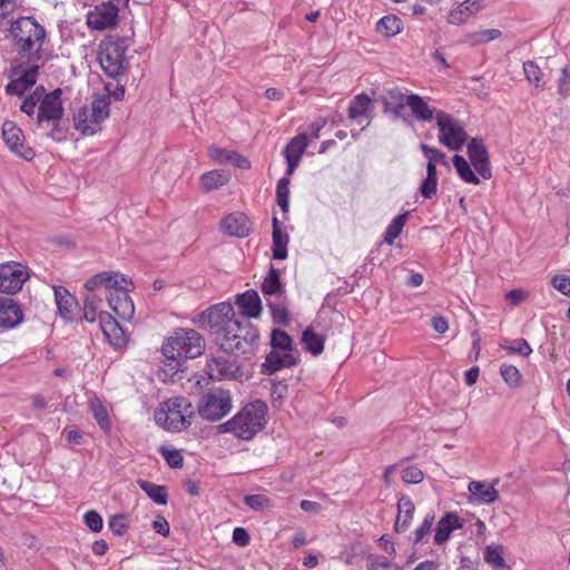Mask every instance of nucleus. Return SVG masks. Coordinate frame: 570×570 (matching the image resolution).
I'll return each instance as SVG.
<instances>
[{
  "instance_id": "f257e3e1",
  "label": "nucleus",
  "mask_w": 570,
  "mask_h": 570,
  "mask_svg": "<svg viewBox=\"0 0 570 570\" xmlns=\"http://www.w3.org/2000/svg\"><path fill=\"white\" fill-rule=\"evenodd\" d=\"M202 317L216 334V341L227 353L246 354L253 352L258 342L257 328L235 318V311L229 303H218L207 308Z\"/></svg>"
},
{
  "instance_id": "f03ea898",
  "label": "nucleus",
  "mask_w": 570,
  "mask_h": 570,
  "mask_svg": "<svg viewBox=\"0 0 570 570\" xmlns=\"http://www.w3.org/2000/svg\"><path fill=\"white\" fill-rule=\"evenodd\" d=\"M62 90L57 88L47 92L43 86L37 87L21 102L20 110L28 116H37V124L42 128H51L49 136L55 140H61L63 132L59 122L63 116L61 99Z\"/></svg>"
},
{
  "instance_id": "7ed1b4c3",
  "label": "nucleus",
  "mask_w": 570,
  "mask_h": 570,
  "mask_svg": "<svg viewBox=\"0 0 570 570\" xmlns=\"http://www.w3.org/2000/svg\"><path fill=\"white\" fill-rule=\"evenodd\" d=\"M13 51L18 59L40 61L47 40L46 28L33 17H20L9 28Z\"/></svg>"
},
{
  "instance_id": "20e7f679",
  "label": "nucleus",
  "mask_w": 570,
  "mask_h": 570,
  "mask_svg": "<svg viewBox=\"0 0 570 570\" xmlns=\"http://www.w3.org/2000/svg\"><path fill=\"white\" fill-rule=\"evenodd\" d=\"M267 405L256 400L243 406L232 419L217 426L219 433H232L235 438L249 441L265 428Z\"/></svg>"
},
{
  "instance_id": "39448f33",
  "label": "nucleus",
  "mask_w": 570,
  "mask_h": 570,
  "mask_svg": "<svg viewBox=\"0 0 570 570\" xmlns=\"http://www.w3.org/2000/svg\"><path fill=\"white\" fill-rule=\"evenodd\" d=\"M204 347V338L197 331L177 328L165 340L161 352L167 360L176 363L173 368L177 372L181 362L200 356Z\"/></svg>"
},
{
  "instance_id": "423d86ee",
  "label": "nucleus",
  "mask_w": 570,
  "mask_h": 570,
  "mask_svg": "<svg viewBox=\"0 0 570 570\" xmlns=\"http://www.w3.org/2000/svg\"><path fill=\"white\" fill-rule=\"evenodd\" d=\"M196 415V409L184 396H175L161 402L155 411V422L168 432H180L188 429Z\"/></svg>"
},
{
  "instance_id": "0eeeda50",
  "label": "nucleus",
  "mask_w": 570,
  "mask_h": 570,
  "mask_svg": "<svg viewBox=\"0 0 570 570\" xmlns=\"http://www.w3.org/2000/svg\"><path fill=\"white\" fill-rule=\"evenodd\" d=\"M271 352L262 364V372L273 375L277 371L298 364L299 354L293 338L283 330L276 328L271 333Z\"/></svg>"
},
{
  "instance_id": "6e6552de",
  "label": "nucleus",
  "mask_w": 570,
  "mask_h": 570,
  "mask_svg": "<svg viewBox=\"0 0 570 570\" xmlns=\"http://www.w3.org/2000/svg\"><path fill=\"white\" fill-rule=\"evenodd\" d=\"M127 42L122 38H107L99 45L98 60L104 72L111 78L121 76L128 68Z\"/></svg>"
},
{
  "instance_id": "1a4fd4ad",
  "label": "nucleus",
  "mask_w": 570,
  "mask_h": 570,
  "mask_svg": "<svg viewBox=\"0 0 570 570\" xmlns=\"http://www.w3.org/2000/svg\"><path fill=\"white\" fill-rule=\"evenodd\" d=\"M109 96H97L89 106L80 108L73 115L75 128L85 136L96 134L101 122L109 117Z\"/></svg>"
},
{
  "instance_id": "9d476101",
  "label": "nucleus",
  "mask_w": 570,
  "mask_h": 570,
  "mask_svg": "<svg viewBox=\"0 0 570 570\" xmlns=\"http://www.w3.org/2000/svg\"><path fill=\"white\" fill-rule=\"evenodd\" d=\"M438 139L449 150L459 151L468 142L469 135L464 126L445 111L436 114Z\"/></svg>"
},
{
  "instance_id": "9b49d317",
  "label": "nucleus",
  "mask_w": 570,
  "mask_h": 570,
  "mask_svg": "<svg viewBox=\"0 0 570 570\" xmlns=\"http://www.w3.org/2000/svg\"><path fill=\"white\" fill-rule=\"evenodd\" d=\"M232 407L233 401L229 391L218 389L202 396L197 412L204 420L216 422L226 416Z\"/></svg>"
},
{
  "instance_id": "f8f14e48",
  "label": "nucleus",
  "mask_w": 570,
  "mask_h": 570,
  "mask_svg": "<svg viewBox=\"0 0 570 570\" xmlns=\"http://www.w3.org/2000/svg\"><path fill=\"white\" fill-rule=\"evenodd\" d=\"M40 61L18 59L11 67V81L4 90L8 95L22 96L38 79Z\"/></svg>"
},
{
  "instance_id": "ddd939ff",
  "label": "nucleus",
  "mask_w": 570,
  "mask_h": 570,
  "mask_svg": "<svg viewBox=\"0 0 570 570\" xmlns=\"http://www.w3.org/2000/svg\"><path fill=\"white\" fill-rule=\"evenodd\" d=\"M29 277V268L26 265L13 261L2 263L0 264V292L13 295L22 289Z\"/></svg>"
},
{
  "instance_id": "4468645a",
  "label": "nucleus",
  "mask_w": 570,
  "mask_h": 570,
  "mask_svg": "<svg viewBox=\"0 0 570 570\" xmlns=\"http://www.w3.org/2000/svg\"><path fill=\"white\" fill-rule=\"evenodd\" d=\"M2 139L6 147L17 157L31 161L36 153L28 145L22 129L12 120L2 124Z\"/></svg>"
},
{
  "instance_id": "2eb2a0df",
  "label": "nucleus",
  "mask_w": 570,
  "mask_h": 570,
  "mask_svg": "<svg viewBox=\"0 0 570 570\" xmlns=\"http://www.w3.org/2000/svg\"><path fill=\"white\" fill-rule=\"evenodd\" d=\"M391 98L397 100V102L402 106L405 104L412 115L420 121H431L433 119L436 120V114L440 111L434 107H431L426 100L417 94H411L404 96L399 89H391L389 91Z\"/></svg>"
},
{
  "instance_id": "dca6fc26",
  "label": "nucleus",
  "mask_w": 570,
  "mask_h": 570,
  "mask_svg": "<svg viewBox=\"0 0 570 570\" xmlns=\"http://www.w3.org/2000/svg\"><path fill=\"white\" fill-rule=\"evenodd\" d=\"M131 289L132 283L127 278V284H121L107 295L110 308L121 321H130L135 314V305L129 296Z\"/></svg>"
},
{
  "instance_id": "f3484780",
  "label": "nucleus",
  "mask_w": 570,
  "mask_h": 570,
  "mask_svg": "<svg viewBox=\"0 0 570 570\" xmlns=\"http://www.w3.org/2000/svg\"><path fill=\"white\" fill-rule=\"evenodd\" d=\"M468 156L475 171L484 179L492 177L489 153L480 138H472L468 144Z\"/></svg>"
},
{
  "instance_id": "a211bd4d",
  "label": "nucleus",
  "mask_w": 570,
  "mask_h": 570,
  "mask_svg": "<svg viewBox=\"0 0 570 570\" xmlns=\"http://www.w3.org/2000/svg\"><path fill=\"white\" fill-rule=\"evenodd\" d=\"M118 8L111 2L96 6L87 14V24L95 30H105L116 24Z\"/></svg>"
},
{
  "instance_id": "6ab92c4d",
  "label": "nucleus",
  "mask_w": 570,
  "mask_h": 570,
  "mask_svg": "<svg viewBox=\"0 0 570 570\" xmlns=\"http://www.w3.org/2000/svg\"><path fill=\"white\" fill-rule=\"evenodd\" d=\"M121 284H127V277L119 272L108 271L98 273L87 279L85 288L88 292L105 288L108 291V294H110V292L115 291L118 286H121Z\"/></svg>"
},
{
  "instance_id": "aec40b11",
  "label": "nucleus",
  "mask_w": 570,
  "mask_h": 570,
  "mask_svg": "<svg viewBox=\"0 0 570 570\" xmlns=\"http://www.w3.org/2000/svg\"><path fill=\"white\" fill-rule=\"evenodd\" d=\"M308 146V138L306 134H298L293 137L284 149V156L287 161L286 174L292 176L298 167L302 156Z\"/></svg>"
},
{
  "instance_id": "412c9836",
  "label": "nucleus",
  "mask_w": 570,
  "mask_h": 570,
  "mask_svg": "<svg viewBox=\"0 0 570 570\" xmlns=\"http://www.w3.org/2000/svg\"><path fill=\"white\" fill-rule=\"evenodd\" d=\"M220 226L225 234L244 238L249 235L252 224L244 213L235 212L224 217Z\"/></svg>"
},
{
  "instance_id": "4be33fe9",
  "label": "nucleus",
  "mask_w": 570,
  "mask_h": 570,
  "mask_svg": "<svg viewBox=\"0 0 570 570\" xmlns=\"http://www.w3.org/2000/svg\"><path fill=\"white\" fill-rule=\"evenodd\" d=\"M100 328L107 338L108 343L115 347H122L127 343V338L124 330L108 313L99 314Z\"/></svg>"
},
{
  "instance_id": "5701e85b",
  "label": "nucleus",
  "mask_w": 570,
  "mask_h": 570,
  "mask_svg": "<svg viewBox=\"0 0 570 570\" xmlns=\"http://www.w3.org/2000/svg\"><path fill=\"white\" fill-rule=\"evenodd\" d=\"M23 320L21 306L12 298H0V327L13 328Z\"/></svg>"
},
{
  "instance_id": "b1692460",
  "label": "nucleus",
  "mask_w": 570,
  "mask_h": 570,
  "mask_svg": "<svg viewBox=\"0 0 570 570\" xmlns=\"http://www.w3.org/2000/svg\"><path fill=\"white\" fill-rule=\"evenodd\" d=\"M55 297L58 312L66 321H73L78 313V302L65 287L55 288Z\"/></svg>"
},
{
  "instance_id": "393cba45",
  "label": "nucleus",
  "mask_w": 570,
  "mask_h": 570,
  "mask_svg": "<svg viewBox=\"0 0 570 570\" xmlns=\"http://www.w3.org/2000/svg\"><path fill=\"white\" fill-rule=\"evenodd\" d=\"M462 525L463 524L458 514L453 512L446 513L436 524L434 543L439 546L444 544L450 539L451 533L456 529H461Z\"/></svg>"
},
{
  "instance_id": "a878e982",
  "label": "nucleus",
  "mask_w": 570,
  "mask_h": 570,
  "mask_svg": "<svg viewBox=\"0 0 570 570\" xmlns=\"http://www.w3.org/2000/svg\"><path fill=\"white\" fill-rule=\"evenodd\" d=\"M415 513V505L409 495L403 494L397 502V515L394 524L396 532H405Z\"/></svg>"
},
{
  "instance_id": "bb28decb",
  "label": "nucleus",
  "mask_w": 570,
  "mask_h": 570,
  "mask_svg": "<svg viewBox=\"0 0 570 570\" xmlns=\"http://www.w3.org/2000/svg\"><path fill=\"white\" fill-rule=\"evenodd\" d=\"M236 304L244 316L256 318L262 312V302L256 291L249 289L236 295Z\"/></svg>"
},
{
  "instance_id": "cd10ccee",
  "label": "nucleus",
  "mask_w": 570,
  "mask_h": 570,
  "mask_svg": "<svg viewBox=\"0 0 570 570\" xmlns=\"http://www.w3.org/2000/svg\"><path fill=\"white\" fill-rule=\"evenodd\" d=\"M498 483L499 479L493 480L490 484L483 481H471L468 485V490L481 503L490 504L495 502L499 498V492L495 490V484Z\"/></svg>"
},
{
  "instance_id": "c85d7f7f",
  "label": "nucleus",
  "mask_w": 570,
  "mask_h": 570,
  "mask_svg": "<svg viewBox=\"0 0 570 570\" xmlns=\"http://www.w3.org/2000/svg\"><path fill=\"white\" fill-rule=\"evenodd\" d=\"M230 180V175L224 169H213L204 173L199 177V184L205 193H210L227 185Z\"/></svg>"
},
{
  "instance_id": "c756f323",
  "label": "nucleus",
  "mask_w": 570,
  "mask_h": 570,
  "mask_svg": "<svg viewBox=\"0 0 570 570\" xmlns=\"http://www.w3.org/2000/svg\"><path fill=\"white\" fill-rule=\"evenodd\" d=\"M288 235L282 232L278 219L273 218V258L285 259L287 257Z\"/></svg>"
},
{
  "instance_id": "7c9ffc66",
  "label": "nucleus",
  "mask_w": 570,
  "mask_h": 570,
  "mask_svg": "<svg viewBox=\"0 0 570 570\" xmlns=\"http://www.w3.org/2000/svg\"><path fill=\"white\" fill-rule=\"evenodd\" d=\"M302 344L313 356H318L324 351L325 338L312 327H307L302 334Z\"/></svg>"
},
{
  "instance_id": "2f4dec72",
  "label": "nucleus",
  "mask_w": 570,
  "mask_h": 570,
  "mask_svg": "<svg viewBox=\"0 0 570 570\" xmlns=\"http://www.w3.org/2000/svg\"><path fill=\"white\" fill-rule=\"evenodd\" d=\"M403 29L399 17L390 14L381 18L376 23V32L385 38H392L399 35Z\"/></svg>"
},
{
  "instance_id": "473e14b6",
  "label": "nucleus",
  "mask_w": 570,
  "mask_h": 570,
  "mask_svg": "<svg viewBox=\"0 0 570 570\" xmlns=\"http://www.w3.org/2000/svg\"><path fill=\"white\" fill-rule=\"evenodd\" d=\"M207 372L213 380H223L233 374V365L225 357H214L207 363Z\"/></svg>"
},
{
  "instance_id": "72a5a7b5",
  "label": "nucleus",
  "mask_w": 570,
  "mask_h": 570,
  "mask_svg": "<svg viewBox=\"0 0 570 570\" xmlns=\"http://www.w3.org/2000/svg\"><path fill=\"white\" fill-rule=\"evenodd\" d=\"M372 100L366 94L356 95L350 102L348 106V118L357 120L366 116Z\"/></svg>"
},
{
  "instance_id": "f704fd0d",
  "label": "nucleus",
  "mask_w": 570,
  "mask_h": 570,
  "mask_svg": "<svg viewBox=\"0 0 570 570\" xmlns=\"http://www.w3.org/2000/svg\"><path fill=\"white\" fill-rule=\"evenodd\" d=\"M453 166L460 176V178L473 185H479L480 179L476 174L471 169V165L466 161V159L461 155H454L452 158Z\"/></svg>"
},
{
  "instance_id": "c9c22d12",
  "label": "nucleus",
  "mask_w": 570,
  "mask_h": 570,
  "mask_svg": "<svg viewBox=\"0 0 570 570\" xmlns=\"http://www.w3.org/2000/svg\"><path fill=\"white\" fill-rule=\"evenodd\" d=\"M140 489L157 504H166L168 500V491L164 485H158L146 480H139Z\"/></svg>"
},
{
  "instance_id": "e433bc0d",
  "label": "nucleus",
  "mask_w": 570,
  "mask_h": 570,
  "mask_svg": "<svg viewBox=\"0 0 570 570\" xmlns=\"http://www.w3.org/2000/svg\"><path fill=\"white\" fill-rule=\"evenodd\" d=\"M89 407H90V412H91L94 419L96 420L97 424L99 425V428L104 432L109 433L111 430V422H110L108 411L102 405V403L98 399H96V400L90 401Z\"/></svg>"
},
{
  "instance_id": "4c0bfd02",
  "label": "nucleus",
  "mask_w": 570,
  "mask_h": 570,
  "mask_svg": "<svg viewBox=\"0 0 570 570\" xmlns=\"http://www.w3.org/2000/svg\"><path fill=\"white\" fill-rule=\"evenodd\" d=\"M409 213H403L397 215L386 227L385 234H384V242L389 245H393L395 239L400 236L402 233L406 220H407Z\"/></svg>"
},
{
  "instance_id": "58836bf2",
  "label": "nucleus",
  "mask_w": 570,
  "mask_h": 570,
  "mask_svg": "<svg viewBox=\"0 0 570 570\" xmlns=\"http://www.w3.org/2000/svg\"><path fill=\"white\" fill-rule=\"evenodd\" d=\"M523 71L527 80L537 89H543L546 82L543 71L537 62L529 60L523 63Z\"/></svg>"
},
{
  "instance_id": "ea45409f",
  "label": "nucleus",
  "mask_w": 570,
  "mask_h": 570,
  "mask_svg": "<svg viewBox=\"0 0 570 570\" xmlns=\"http://www.w3.org/2000/svg\"><path fill=\"white\" fill-rule=\"evenodd\" d=\"M483 559L487 563L493 566L494 568H505L507 563L503 559V548L499 544H490L485 547L483 552Z\"/></svg>"
},
{
  "instance_id": "a19ab883",
  "label": "nucleus",
  "mask_w": 570,
  "mask_h": 570,
  "mask_svg": "<svg viewBox=\"0 0 570 570\" xmlns=\"http://www.w3.org/2000/svg\"><path fill=\"white\" fill-rule=\"evenodd\" d=\"M289 176L283 177L278 180L276 186V202L284 213L288 212L289 206Z\"/></svg>"
},
{
  "instance_id": "79ce46f5",
  "label": "nucleus",
  "mask_w": 570,
  "mask_h": 570,
  "mask_svg": "<svg viewBox=\"0 0 570 570\" xmlns=\"http://www.w3.org/2000/svg\"><path fill=\"white\" fill-rule=\"evenodd\" d=\"M262 292L265 295H274L282 291V285L279 282V273L276 268L272 267L264 278L261 285Z\"/></svg>"
},
{
  "instance_id": "37998d69",
  "label": "nucleus",
  "mask_w": 570,
  "mask_h": 570,
  "mask_svg": "<svg viewBox=\"0 0 570 570\" xmlns=\"http://www.w3.org/2000/svg\"><path fill=\"white\" fill-rule=\"evenodd\" d=\"M244 503L254 511H265L272 509L273 501L265 494H248L244 497Z\"/></svg>"
},
{
  "instance_id": "c03bdc74",
  "label": "nucleus",
  "mask_w": 570,
  "mask_h": 570,
  "mask_svg": "<svg viewBox=\"0 0 570 570\" xmlns=\"http://www.w3.org/2000/svg\"><path fill=\"white\" fill-rule=\"evenodd\" d=\"M471 16L469 1H464L455 9L451 10L448 14V22L450 24L460 26L468 21Z\"/></svg>"
},
{
  "instance_id": "a18cd8bd",
  "label": "nucleus",
  "mask_w": 570,
  "mask_h": 570,
  "mask_svg": "<svg viewBox=\"0 0 570 570\" xmlns=\"http://www.w3.org/2000/svg\"><path fill=\"white\" fill-rule=\"evenodd\" d=\"M100 298L96 297L95 295H87L83 301V318L89 322L94 323L98 315V307H99Z\"/></svg>"
},
{
  "instance_id": "49530a36",
  "label": "nucleus",
  "mask_w": 570,
  "mask_h": 570,
  "mask_svg": "<svg viewBox=\"0 0 570 570\" xmlns=\"http://www.w3.org/2000/svg\"><path fill=\"white\" fill-rule=\"evenodd\" d=\"M434 522L433 514H426L421 524L414 530L412 541L414 544L422 543L424 538L431 532Z\"/></svg>"
},
{
  "instance_id": "de8ad7c7",
  "label": "nucleus",
  "mask_w": 570,
  "mask_h": 570,
  "mask_svg": "<svg viewBox=\"0 0 570 570\" xmlns=\"http://www.w3.org/2000/svg\"><path fill=\"white\" fill-rule=\"evenodd\" d=\"M159 453L165 459L166 463L174 469L181 468L184 463V456L180 451L175 449H168L166 446H161L159 449Z\"/></svg>"
},
{
  "instance_id": "09e8293b",
  "label": "nucleus",
  "mask_w": 570,
  "mask_h": 570,
  "mask_svg": "<svg viewBox=\"0 0 570 570\" xmlns=\"http://www.w3.org/2000/svg\"><path fill=\"white\" fill-rule=\"evenodd\" d=\"M500 374L504 382L510 386H518L521 382V374L519 370L513 365L503 364L500 367Z\"/></svg>"
},
{
  "instance_id": "8fccbe9b",
  "label": "nucleus",
  "mask_w": 570,
  "mask_h": 570,
  "mask_svg": "<svg viewBox=\"0 0 570 570\" xmlns=\"http://www.w3.org/2000/svg\"><path fill=\"white\" fill-rule=\"evenodd\" d=\"M401 478L404 483L417 484L423 481L424 474L416 465H407L401 472Z\"/></svg>"
},
{
  "instance_id": "3c124183",
  "label": "nucleus",
  "mask_w": 570,
  "mask_h": 570,
  "mask_svg": "<svg viewBox=\"0 0 570 570\" xmlns=\"http://www.w3.org/2000/svg\"><path fill=\"white\" fill-rule=\"evenodd\" d=\"M83 522L92 532H100L104 528L102 517L96 511L90 510L83 514Z\"/></svg>"
},
{
  "instance_id": "603ef678",
  "label": "nucleus",
  "mask_w": 570,
  "mask_h": 570,
  "mask_svg": "<svg viewBox=\"0 0 570 570\" xmlns=\"http://www.w3.org/2000/svg\"><path fill=\"white\" fill-rule=\"evenodd\" d=\"M108 527L116 535H124L128 530L127 519L124 514H115L109 518Z\"/></svg>"
},
{
  "instance_id": "864d4df0",
  "label": "nucleus",
  "mask_w": 570,
  "mask_h": 570,
  "mask_svg": "<svg viewBox=\"0 0 570 570\" xmlns=\"http://www.w3.org/2000/svg\"><path fill=\"white\" fill-rule=\"evenodd\" d=\"M234 150L224 149L217 146L208 147L209 158L217 164H228Z\"/></svg>"
},
{
  "instance_id": "5fc2aeb1",
  "label": "nucleus",
  "mask_w": 570,
  "mask_h": 570,
  "mask_svg": "<svg viewBox=\"0 0 570 570\" xmlns=\"http://www.w3.org/2000/svg\"><path fill=\"white\" fill-rule=\"evenodd\" d=\"M502 347L507 350L509 353H519L523 356H528L532 352L531 346L523 338L514 340L510 343V345H502Z\"/></svg>"
},
{
  "instance_id": "6e6d98bb",
  "label": "nucleus",
  "mask_w": 570,
  "mask_h": 570,
  "mask_svg": "<svg viewBox=\"0 0 570 570\" xmlns=\"http://www.w3.org/2000/svg\"><path fill=\"white\" fill-rule=\"evenodd\" d=\"M421 150L430 163H444L446 164V156L443 151L431 147L426 144H421Z\"/></svg>"
},
{
  "instance_id": "4d7b16f0",
  "label": "nucleus",
  "mask_w": 570,
  "mask_h": 570,
  "mask_svg": "<svg viewBox=\"0 0 570 570\" xmlns=\"http://www.w3.org/2000/svg\"><path fill=\"white\" fill-rule=\"evenodd\" d=\"M557 85H558V94L561 97L566 98L570 95V69L569 68L561 69Z\"/></svg>"
},
{
  "instance_id": "13d9d810",
  "label": "nucleus",
  "mask_w": 570,
  "mask_h": 570,
  "mask_svg": "<svg viewBox=\"0 0 570 570\" xmlns=\"http://www.w3.org/2000/svg\"><path fill=\"white\" fill-rule=\"evenodd\" d=\"M438 191V178L425 177L420 186V193L425 199H431Z\"/></svg>"
},
{
  "instance_id": "bf43d9fd",
  "label": "nucleus",
  "mask_w": 570,
  "mask_h": 570,
  "mask_svg": "<svg viewBox=\"0 0 570 570\" xmlns=\"http://www.w3.org/2000/svg\"><path fill=\"white\" fill-rule=\"evenodd\" d=\"M272 316L274 321L278 324H287L288 323V312L287 308L282 304L269 303Z\"/></svg>"
},
{
  "instance_id": "052dcab7",
  "label": "nucleus",
  "mask_w": 570,
  "mask_h": 570,
  "mask_svg": "<svg viewBox=\"0 0 570 570\" xmlns=\"http://www.w3.org/2000/svg\"><path fill=\"white\" fill-rule=\"evenodd\" d=\"M551 285L563 295L570 296V277L557 275L552 277Z\"/></svg>"
},
{
  "instance_id": "680f3d73",
  "label": "nucleus",
  "mask_w": 570,
  "mask_h": 570,
  "mask_svg": "<svg viewBox=\"0 0 570 570\" xmlns=\"http://www.w3.org/2000/svg\"><path fill=\"white\" fill-rule=\"evenodd\" d=\"M153 529L164 537H168L170 533L169 522L163 515H157L155 518V520L153 521Z\"/></svg>"
},
{
  "instance_id": "e2e57ef3",
  "label": "nucleus",
  "mask_w": 570,
  "mask_h": 570,
  "mask_svg": "<svg viewBox=\"0 0 570 570\" xmlns=\"http://www.w3.org/2000/svg\"><path fill=\"white\" fill-rule=\"evenodd\" d=\"M233 541L239 547H246L249 543V534L246 529L237 527L233 531Z\"/></svg>"
},
{
  "instance_id": "0e129e2a",
  "label": "nucleus",
  "mask_w": 570,
  "mask_h": 570,
  "mask_svg": "<svg viewBox=\"0 0 570 570\" xmlns=\"http://www.w3.org/2000/svg\"><path fill=\"white\" fill-rule=\"evenodd\" d=\"M505 297L512 305H519L528 298V293L522 289L514 288L509 291Z\"/></svg>"
},
{
  "instance_id": "69168bd1",
  "label": "nucleus",
  "mask_w": 570,
  "mask_h": 570,
  "mask_svg": "<svg viewBox=\"0 0 570 570\" xmlns=\"http://www.w3.org/2000/svg\"><path fill=\"white\" fill-rule=\"evenodd\" d=\"M370 570H399V568L381 557L371 561Z\"/></svg>"
},
{
  "instance_id": "338daca9",
  "label": "nucleus",
  "mask_w": 570,
  "mask_h": 570,
  "mask_svg": "<svg viewBox=\"0 0 570 570\" xmlns=\"http://www.w3.org/2000/svg\"><path fill=\"white\" fill-rule=\"evenodd\" d=\"M229 163L234 164L236 167L240 169H249L250 168V161L245 156L238 154L234 150L232 154V158L229 159Z\"/></svg>"
},
{
  "instance_id": "774afa93",
  "label": "nucleus",
  "mask_w": 570,
  "mask_h": 570,
  "mask_svg": "<svg viewBox=\"0 0 570 570\" xmlns=\"http://www.w3.org/2000/svg\"><path fill=\"white\" fill-rule=\"evenodd\" d=\"M431 325L436 333L443 334L449 330L448 320L443 316H434Z\"/></svg>"
}]
</instances>
